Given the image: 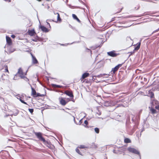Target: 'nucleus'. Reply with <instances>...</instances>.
<instances>
[{"label": "nucleus", "instance_id": "nucleus-22", "mask_svg": "<svg viewBox=\"0 0 159 159\" xmlns=\"http://www.w3.org/2000/svg\"><path fill=\"white\" fill-rule=\"evenodd\" d=\"M19 98H18V99L23 103L25 104L28 105L27 103L25 102L24 100L22 99V98L20 96H19Z\"/></svg>", "mask_w": 159, "mask_h": 159}, {"label": "nucleus", "instance_id": "nucleus-39", "mask_svg": "<svg viewBox=\"0 0 159 159\" xmlns=\"http://www.w3.org/2000/svg\"><path fill=\"white\" fill-rule=\"evenodd\" d=\"M37 0L39 2H41L42 1V0Z\"/></svg>", "mask_w": 159, "mask_h": 159}, {"label": "nucleus", "instance_id": "nucleus-34", "mask_svg": "<svg viewBox=\"0 0 159 159\" xmlns=\"http://www.w3.org/2000/svg\"><path fill=\"white\" fill-rule=\"evenodd\" d=\"M154 97V94L153 93H152V94L151 96V98H153Z\"/></svg>", "mask_w": 159, "mask_h": 159}, {"label": "nucleus", "instance_id": "nucleus-5", "mask_svg": "<svg viewBox=\"0 0 159 159\" xmlns=\"http://www.w3.org/2000/svg\"><path fill=\"white\" fill-rule=\"evenodd\" d=\"M87 148V147L85 145H80L76 148L75 151L79 154L82 155V153L81 152L82 151L81 149L86 148Z\"/></svg>", "mask_w": 159, "mask_h": 159}, {"label": "nucleus", "instance_id": "nucleus-40", "mask_svg": "<svg viewBox=\"0 0 159 159\" xmlns=\"http://www.w3.org/2000/svg\"><path fill=\"white\" fill-rule=\"evenodd\" d=\"M47 146H48V148H50V147L49 146H48V145H47Z\"/></svg>", "mask_w": 159, "mask_h": 159}, {"label": "nucleus", "instance_id": "nucleus-21", "mask_svg": "<svg viewBox=\"0 0 159 159\" xmlns=\"http://www.w3.org/2000/svg\"><path fill=\"white\" fill-rule=\"evenodd\" d=\"M124 142L125 143H131V140L128 138H125L124 139Z\"/></svg>", "mask_w": 159, "mask_h": 159}, {"label": "nucleus", "instance_id": "nucleus-4", "mask_svg": "<svg viewBox=\"0 0 159 159\" xmlns=\"http://www.w3.org/2000/svg\"><path fill=\"white\" fill-rule=\"evenodd\" d=\"M31 95L33 97H43V95L41 94L40 93H36L35 89L32 87H31Z\"/></svg>", "mask_w": 159, "mask_h": 159}, {"label": "nucleus", "instance_id": "nucleus-20", "mask_svg": "<svg viewBox=\"0 0 159 159\" xmlns=\"http://www.w3.org/2000/svg\"><path fill=\"white\" fill-rule=\"evenodd\" d=\"M57 21L56 22H61V19L60 18V14L58 13H57Z\"/></svg>", "mask_w": 159, "mask_h": 159}, {"label": "nucleus", "instance_id": "nucleus-23", "mask_svg": "<svg viewBox=\"0 0 159 159\" xmlns=\"http://www.w3.org/2000/svg\"><path fill=\"white\" fill-rule=\"evenodd\" d=\"M140 46V43H139V44L137 45V46L135 48L134 50H138Z\"/></svg>", "mask_w": 159, "mask_h": 159}, {"label": "nucleus", "instance_id": "nucleus-8", "mask_svg": "<svg viewBox=\"0 0 159 159\" xmlns=\"http://www.w3.org/2000/svg\"><path fill=\"white\" fill-rule=\"evenodd\" d=\"M28 70H27L24 73L23 70L21 68H20L18 70L17 74L19 75V76L21 78L25 75H27V73Z\"/></svg>", "mask_w": 159, "mask_h": 159}, {"label": "nucleus", "instance_id": "nucleus-14", "mask_svg": "<svg viewBox=\"0 0 159 159\" xmlns=\"http://www.w3.org/2000/svg\"><path fill=\"white\" fill-rule=\"evenodd\" d=\"M27 33L30 36H33L36 34V33L34 29L31 30H28Z\"/></svg>", "mask_w": 159, "mask_h": 159}, {"label": "nucleus", "instance_id": "nucleus-27", "mask_svg": "<svg viewBox=\"0 0 159 159\" xmlns=\"http://www.w3.org/2000/svg\"><path fill=\"white\" fill-rule=\"evenodd\" d=\"M94 130L95 132L97 134L99 133V129L98 128H95L94 129Z\"/></svg>", "mask_w": 159, "mask_h": 159}, {"label": "nucleus", "instance_id": "nucleus-18", "mask_svg": "<svg viewBox=\"0 0 159 159\" xmlns=\"http://www.w3.org/2000/svg\"><path fill=\"white\" fill-rule=\"evenodd\" d=\"M149 108L150 109V111L151 112V113L152 114H154L157 113L156 110L154 109L153 107H149Z\"/></svg>", "mask_w": 159, "mask_h": 159}, {"label": "nucleus", "instance_id": "nucleus-33", "mask_svg": "<svg viewBox=\"0 0 159 159\" xmlns=\"http://www.w3.org/2000/svg\"><path fill=\"white\" fill-rule=\"evenodd\" d=\"M155 108L159 111V105L155 106Z\"/></svg>", "mask_w": 159, "mask_h": 159}, {"label": "nucleus", "instance_id": "nucleus-13", "mask_svg": "<svg viewBox=\"0 0 159 159\" xmlns=\"http://www.w3.org/2000/svg\"><path fill=\"white\" fill-rule=\"evenodd\" d=\"M9 79V76L8 75H5L3 74L2 75L1 78V80L3 82L5 80H8Z\"/></svg>", "mask_w": 159, "mask_h": 159}, {"label": "nucleus", "instance_id": "nucleus-7", "mask_svg": "<svg viewBox=\"0 0 159 159\" xmlns=\"http://www.w3.org/2000/svg\"><path fill=\"white\" fill-rule=\"evenodd\" d=\"M64 94H66L67 96H69L71 100L74 99V96L73 94V92L72 91H69L68 90H66L64 91L63 93Z\"/></svg>", "mask_w": 159, "mask_h": 159}, {"label": "nucleus", "instance_id": "nucleus-31", "mask_svg": "<svg viewBox=\"0 0 159 159\" xmlns=\"http://www.w3.org/2000/svg\"><path fill=\"white\" fill-rule=\"evenodd\" d=\"M29 112L31 113L32 114L33 111H34V109H30V108H29Z\"/></svg>", "mask_w": 159, "mask_h": 159}, {"label": "nucleus", "instance_id": "nucleus-30", "mask_svg": "<svg viewBox=\"0 0 159 159\" xmlns=\"http://www.w3.org/2000/svg\"><path fill=\"white\" fill-rule=\"evenodd\" d=\"M101 44L100 45H96L93 47L94 48V49H95L97 48L98 47H101Z\"/></svg>", "mask_w": 159, "mask_h": 159}, {"label": "nucleus", "instance_id": "nucleus-41", "mask_svg": "<svg viewBox=\"0 0 159 159\" xmlns=\"http://www.w3.org/2000/svg\"><path fill=\"white\" fill-rule=\"evenodd\" d=\"M64 111L65 110L64 109H62Z\"/></svg>", "mask_w": 159, "mask_h": 159}, {"label": "nucleus", "instance_id": "nucleus-12", "mask_svg": "<svg viewBox=\"0 0 159 159\" xmlns=\"http://www.w3.org/2000/svg\"><path fill=\"white\" fill-rule=\"evenodd\" d=\"M107 54L108 56L113 57H116L119 55V54L116 53L115 51L108 52Z\"/></svg>", "mask_w": 159, "mask_h": 159}, {"label": "nucleus", "instance_id": "nucleus-36", "mask_svg": "<svg viewBox=\"0 0 159 159\" xmlns=\"http://www.w3.org/2000/svg\"><path fill=\"white\" fill-rule=\"evenodd\" d=\"M11 37L13 38H14L15 37V36L14 35H11Z\"/></svg>", "mask_w": 159, "mask_h": 159}, {"label": "nucleus", "instance_id": "nucleus-17", "mask_svg": "<svg viewBox=\"0 0 159 159\" xmlns=\"http://www.w3.org/2000/svg\"><path fill=\"white\" fill-rule=\"evenodd\" d=\"M31 54L32 57V61H33V63L34 64H36L38 63V61L37 60V59H36V58H35V57H34L31 53Z\"/></svg>", "mask_w": 159, "mask_h": 159}, {"label": "nucleus", "instance_id": "nucleus-3", "mask_svg": "<svg viewBox=\"0 0 159 159\" xmlns=\"http://www.w3.org/2000/svg\"><path fill=\"white\" fill-rule=\"evenodd\" d=\"M123 7L121 4H118L116 5L113 10V12L114 14H116L120 12L123 9Z\"/></svg>", "mask_w": 159, "mask_h": 159}, {"label": "nucleus", "instance_id": "nucleus-2", "mask_svg": "<svg viewBox=\"0 0 159 159\" xmlns=\"http://www.w3.org/2000/svg\"><path fill=\"white\" fill-rule=\"evenodd\" d=\"M60 104L63 106H65L69 102L72 101L74 102L72 100H71L69 98H66L62 97H60L58 98Z\"/></svg>", "mask_w": 159, "mask_h": 159}, {"label": "nucleus", "instance_id": "nucleus-11", "mask_svg": "<svg viewBox=\"0 0 159 159\" xmlns=\"http://www.w3.org/2000/svg\"><path fill=\"white\" fill-rule=\"evenodd\" d=\"M123 64V63L119 64L117 66H115L114 68H113L111 71V74H114L116 73V72L118 70L119 68L122 66Z\"/></svg>", "mask_w": 159, "mask_h": 159}, {"label": "nucleus", "instance_id": "nucleus-29", "mask_svg": "<svg viewBox=\"0 0 159 159\" xmlns=\"http://www.w3.org/2000/svg\"><path fill=\"white\" fill-rule=\"evenodd\" d=\"M39 37L37 35L35 39H32V41H34V42H37L38 40L39 39Z\"/></svg>", "mask_w": 159, "mask_h": 159}, {"label": "nucleus", "instance_id": "nucleus-15", "mask_svg": "<svg viewBox=\"0 0 159 159\" xmlns=\"http://www.w3.org/2000/svg\"><path fill=\"white\" fill-rule=\"evenodd\" d=\"M39 28L42 31L45 32H48L49 31V30L43 25H40Z\"/></svg>", "mask_w": 159, "mask_h": 159}, {"label": "nucleus", "instance_id": "nucleus-26", "mask_svg": "<svg viewBox=\"0 0 159 159\" xmlns=\"http://www.w3.org/2000/svg\"><path fill=\"white\" fill-rule=\"evenodd\" d=\"M25 76H26V75H25L24 76H23L21 78L23 79L26 81L28 82L29 81V80Z\"/></svg>", "mask_w": 159, "mask_h": 159}, {"label": "nucleus", "instance_id": "nucleus-1", "mask_svg": "<svg viewBox=\"0 0 159 159\" xmlns=\"http://www.w3.org/2000/svg\"><path fill=\"white\" fill-rule=\"evenodd\" d=\"M35 136L37 139L41 142H42L45 145H48L50 146L51 143L46 140L45 139L43 136V134L40 132H34Z\"/></svg>", "mask_w": 159, "mask_h": 159}, {"label": "nucleus", "instance_id": "nucleus-6", "mask_svg": "<svg viewBox=\"0 0 159 159\" xmlns=\"http://www.w3.org/2000/svg\"><path fill=\"white\" fill-rule=\"evenodd\" d=\"M3 69H4L5 72H7L8 74L9 73L8 70V66L4 63H0V70H1Z\"/></svg>", "mask_w": 159, "mask_h": 159}, {"label": "nucleus", "instance_id": "nucleus-28", "mask_svg": "<svg viewBox=\"0 0 159 159\" xmlns=\"http://www.w3.org/2000/svg\"><path fill=\"white\" fill-rule=\"evenodd\" d=\"M140 8V6L139 5H137L135 7H134V10H137L138 9H139V8Z\"/></svg>", "mask_w": 159, "mask_h": 159}, {"label": "nucleus", "instance_id": "nucleus-9", "mask_svg": "<svg viewBox=\"0 0 159 159\" xmlns=\"http://www.w3.org/2000/svg\"><path fill=\"white\" fill-rule=\"evenodd\" d=\"M89 75V73L87 72H85L82 75V77L80 79V80H81V82L83 83L86 80L84 79L85 78L88 77Z\"/></svg>", "mask_w": 159, "mask_h": 159}, {"label": "nucleus", "instance_id": "nucleus-32", "mask_svg": "<svg viewBox=\"0 0 159 159\" xmlns=\"http://www.w3.org/2000/svg\"><path fill=\"white\" fill-rule=\"evenodd\" d=\"M53 86H54L55 87H57V88H60L61 87V86H60V85H56L55 84H53Z\"/></svg>", "mask_w": 159, "mask_h": 159}, {"label": "nucleus", "instance_id": "nucleus-10", "mask_svg": "<svg viewBox=\"0 0 159 159\" xmlns=\"http://www.w3.org/2000/svg\"><path fill=\"white\" fill-rule=\"evenodd\" d=\"M128 150L130 152L140 155V153L139 152L134 148L131 147H129L128 148Z\"/></svg>", "mask_w": 159, "mask_h": 159}, {"label": "nucleus", "instance_id": "nucleus-35", "mask_svg": "<svg viewBox=\"0 0 159 159\" xmlns=\"http://www.w3.org/2000/svg\"><path fill=\"white\" fill-rule=\"evenodd\" d=\"M129 53H130L129 56H130L131 55H132V54L134 53V52H129Z\"/></svg>", "mask_w": 159, "mask_h": 159}, {"label": "nucleus", "instance_id": "nucleus-24", "mask_svg": "<svg viewBox=\"0 0 159 159\" xmlns=\"http://www.w3.org/2000/svg\"><path fill=\"white\" fill-rule=\"evenodd\" d=\"M104 106L106 107H108L110 106V103L109 102H106L104 103Z\"/></svg>", "mask_w": 159, "mask_h": 159}, {"label": "nucleus", "instance_id": "nucleus-19", "mask_svg": "<svg viewBox=\"0 0 159 159\" xmlns=\"http://www.w3.org/2000/svg\"><path fill=\"white\" fill-rule=\"evenodd\" d=\"M72 16L74 19L76 20L79 22H80V20L74 14H73L72 15Z\"/></svg>", "mask_w": 159, "mask_h": 159}, {"label": "nucleus", "instance_id": "nucleus-16", "mask_svg": "<svg viewBox=\"0 0 159 159\" xmlns=\"http://www.w3.org/2000/svg\"><path fill=\"white\" fill-rule=\"evenodd\" d=\"M6 39L7 44L9 45H11L12 44V42L11 38L8 36H6Z\"/></svg>", "mask_w": 159, "mask_h": 159}, {"label": "nucleus", "instance_id": "nucleus-38", "mask_svg": "<svg viewBox=\"0 0 159 159\" xmlns=\"http://www.w3.org/2000/svg\"><path fill=\"white\" fill-rule=\"evenodd\" d=\"M48 24L49 25V26L50 28H51V26H50V24L48 23Z\"/></svg>", "mask_w": 159, "mask_h": 159}, {"label": "nucleus", "instance_id": "nucleus-37", "mask_svg": "<svg viewBox=\"0 0 159 159\" xmlns=\"http://www.w3.org/2000/svg\"><path fill=\"white\" fill-rule=\"evenodd\" d=\"M85 82L86 83H89V81L88 80H86L84 82Z\"/></svg>", "mask_w": 159, "mask_h": 159}, {"label": "nucleus", "instance_id": "nucleus-25", "mask_svg": "<svg viewBox=\"0 0 159 159\" xmlns=\"http://www.w3.org/2000/svg\"><path fill=\"white\" fill-rule=\"evenodd\" d=\"M84 126L86 128H88V127L87 126V125L88 124V121L87 120H85L84 121Z\"/></svg>", "mask_w": 159, "mask_h": 159}]
</instances>
